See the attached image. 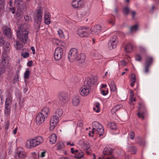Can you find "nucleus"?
Returning <instances> with one entry per match:
<instances>
[{
  "label": "nucleus",
  "mask_w": 159,
  "mask_h": 159,
  "mask_svg": "<svg viewBox=\"0 0 159 159\" xmlns=\"http://www.w3.org/2000/svg\"><path fill=\"white\" fill-rule=\"evenodd\" d=\"M80 102L79 96L76 95L73 97L72 99V103L73 106H77L79 104Z\"/></svg>",
  "instance_id": "nucleus-18"
},
{
  "label": "nucleus",
  "mask_w": 159,
  "mask_h": 159,
  "mask_svg": "<svg viewBox=\"0 0 159 159\" xmlns=\"http://www.w3.org/2000/svg\"><path fill=\"white\" fill-rule=\"evenodd\" d=\"M5 5V0H0V9H3Z\"/></svg>",
  "instance_id": "nucleus-45"
},
{
  "label": "nucleus",
  "mask_w": 159,
  "mask_h": 159,
  "mask_svg": "<svg viewBox=\"0 0 159 159\" xmlns=\"http://www.w3.org/2000/svg\"><path fill=\"white\" fill-rule=\"evenodd\" d=\"M101 93L102 95L105 96L108 93V91L107 89H106V90L102 89L101 91Z\"/></svg>",
  "instance_id": "nucleus-53"
},
{
  "label": "nucleus",
  "mask_w": 159,
  "mask_h": 159,
  "mask_svg": "<svg viewBox=\"0 0 159 159\" xmlns=\"http://www.w3.org/2000/svg\"><path fill=\"white\" fill-rule=\"evenodd\" d=\"M109 86L110 88V90L111 92H114L116 89V87L113 81H111L109 84Z\"/></svg>",
  "instance_id": "nucleus-36"
},
{
  "label": "nucleus",
  "mask_w": 159,
  "mask_h": 159,
  "mask_svg": "<svg viewBox=\"0 0 159 159\" xmlns=\"http://www.w3.org/2000/svg\"><path fill=\"white\" fill-rule=\"evenodd\" d=\"M136 76L134 74L131 75V78L129 82L130 83V86L133 87L134 85V83L136 82Z\"/></svg>",
  "instance_id": "nucleus-31"
},
{
  "label": "nucleus",
  "mask_w": 159,
  "mask_h": 159,
  "mask_svg": "<svg viewBox=\"0 0 159 159\" xmlns=\"http://www.w3.org/2000/svg\"><path fill=\"white\" fill-rule=\"evenodd\" d=\"M118 43V42H114V41H113L110 40L108 43V45L109 48L110 49H112L113 48H115L116 47Z\"/></svg>",
  "instance_id": "nucleus-24"
},
{
  "label": "nucleus",
  "mask_w": 159,
  "mask_h": 159,
  "mask_svg": "<svg viewBox=\"0 0 159 159\" xmlns=\"http://www.w3.org/2000/svg\"><path fill=\"white\" fill-rule=\"evenodd\" d=\"M57 140V137L55 134H52L49 137V141L51 144L55 143L56 142Z\"/></svg>",
  "instance_id": "nucleus-26"
},
{
  "label": "nucleus",
  "mask_w": 159,
  "mask_h": 159,
  "mask_svg": "<svg viewBox=\"0 0 159 159\" xmlns=\"http://www.w3.org/2000/svg\"><path fill=\"white\" fill-rule=\"evenodd\" d=\"M141 57L139 54H137L135 55V60L138 61H141Z\"/></svg>",
  "instance_id": "nucleus-55"
},
{
  "label": "nucleus",
  "mask_w": 159,
  "mask_h": 159,
  "mask_svg": "<svg viewBox=\"0 0 159 159\" xmlns=\"http://www.w3.org/2000/svg\"><path fill=\"white\" fill-rule=\"evenodd\" d=\"M93 130L89 132V136L93 137L98 135L100 136L104 132V129L102 125L97 121H94L92 123Z\"/></svg>",
  "instance_id": "nucleus-3"
},
{
  "label": "nucleus",
  "mask_w": 159,
  "mask_h": 159,
  "mask_svg": "<svg viewBox=\"0 0 159 159\" xmlns=\"http://www.w3.org/2000/svg\"><path fill=\"white\" fill-rule=\"evenodd\" d=\"M153 61V58L152 57H148L146 59L145 65L147 66H150Z\"/></svg>",
  "instance_id": "nucleus-35"
},
{
  "label": "nucleus",
  "mask_w": 159,
  "mask_h": 159,
  "mask_svg": "<svg viewBox=\"0 0 159 159\" xmlns=\"http://www.w3.org/2000/svg\"><path fill=\"white\" fill-rule=\"evenodd\" d=\"M130 104L131 105H133L134 104L133 102L136 101L135 98L134 97H130L129 98Z\"/></svg>",
  "instance_id": "nucleus-47"
},
{
  "label": "nucleus",
  "mask_w": 159,
  "mask_h": 159,
  "mask_svg": "<svg viewBox=\"0 0 159 159\" xmlns=\"http://www.w3.org/2000/svg\"><path fill=\"white\" fill-rule=\"evenodd\" d=\"M44 21L45 23L47 25H49L51 23V16L50 13L48 11H46L44 12Z\"/></svg>",
  "instance_id": "nucleus-16"
},
{
  "label": "nucleus",
  "mask_w": 159,
  "mask_h": 159,
  "mask_svg": "<svg viewBox=\"0 0 159 159\" xmlns=\"http://www.w3.org/2000/svg\"><path fill=\"white\" fill-rule=\"evenodd\" d=\"M26 25H21L16 31L17 38L22 43H25L28 39L29 31L25 27Z\"/></svg>",
  "instance_id": "nucleus-2"
},
{
  "label": "nucleus",
  "mask_w": 159,
  "mask_h": 159,
  "mask_svg": "<svg viewBox=\"0 0 159 159\" xmlns=\"http://www.w3.org/2000/svg\"><path fill=\"white\" fill-rule=\"evenodd\" d=\"M123 11L124 13L127 15L129 13V8L126 7L124 8Z\"/></svg>",
  "instance_id": "nucleus-54"
},
{
  "label": "nucleus",
  "mask_w": 159,
  "mask_h": 159,
  "mask_svg": "<svg viewBox=\"0 0 159 159\" xmlns=\"http://www.w3.org/2000/svg\"><path fill=\"white\" fill-rule=\"evenodd\" d=\"M11 29L8 26H4L3 27V33L8 38H11L12 36V33Z\"/></svg>",
  "instance_id": "nucleus-15"
},
{
  "label": "nucleus",
  "mask_w": 159,
  "mask_h": 159,
  "mask_svg": "<svg viewBox=\"0 0 159 159\" xmlns=\"http://www.w3.org/2000/svg\"><path fill=\"white\" fill-rule=\"evenodd\" d=\"M5 67H2L0 68V74L4 73L5 71Z\"/></svg>",
  "instance_id": "nucleus-62"
},
{
  "label": "nucleus",
  "mask_w": 159,
  "mask_h": 159,
  "mask_svg": "<svg viewBox=\"0 0 159 159\" xmlns=\"http://www.w3.org/2000/svg\"><path fill=\"white\" fill-rule=\"evenodd\" d=\"M107 22L108 24H110L113 25H114V22L113 19V18H110L108 20Z\"/></svg>",
  "instance_id": "nucleus-52"
},
{
  "label": "nucleus",
  "mask_w": 159,
  "mask_h": 159,
  "mask_svg": "<svg viewBox=\"0 0 159 159\" xmlns=\"http://www.w3.org/2000/svg\"><path fill=\"white\" fill-rule=\"evenodd\" d=\"M130 151L132 154H135L136 151V148L134 147H131L130 148Z\"/></svg>",
  "instance_id": "nucleus-46"
},
{
  "label": "nucleus",
  "mask_w": 159,
  "mask_h": 159,
  "mask_svg": "<svg viewBox=\"0 0 159 159\" xmlns=\"http://www.w3.org/2000/svg\"><path fill=\"white\" fill-rule=\"evenodd\" d=\"M9 121H7L5 123L4 127L6 129H7L9 128Z\"/></svg>",
  "instance_id": "nucleus-57"
},
{
  "label": "nucleus",
  "mask_w": 159,
  "mask_h": 159,
  "mask_svg": "<svg viewBox=\"0 0 159 159\" xmlns=\"http://www.w3.org/2000/svg\"><path fill=\"white\" fill-rule=\"evenodd\" d=\"M112 152V149L109 147H105L103 150V153L105 155H108Z\"/></svg>",
  "instance_id": "nucleus-34"
},
{
  "label": "nucleus",
  "mask_w": 159,
  "mask_h": 159,
  "mask_svg": "<svg viewBox=\"0 0 159 159\" xmlns=\"http://www.w3.org/2000/svg\"><path fill=\"white\" fill-rule=\"evenodd\" d=\"M78 52L77 50L75 48H71L68 54L69 61L71 62L76 61L78 57Z\"/></svg>",
  "instance_id": "nucleus-7"
},
{
  "label": "nucleus",
  "mask_w": 159,
  "mask_h": 159,
  "mask_svg": "<svg viewBox=\"0 0 159 159\" xmlns=\"http://www.w3.org/2000/svg\"><path fill=\"white\" fill-rule=\"evenodd\" d=\"M43 16V10L41 7L37 10L36 15L34 16V19L35 21H38L40 22L42 20Z\"/></svg>",
  "instance_id": "nucleus-10"
},
{
  "label": "nucleus",
  "mask_w": 159,
  "mask_h": 159,
  "mask_svg": "<svg viewBox=\"0 0 159 159\" xmlns=\"http://www.w3.org/2000/svg\"><path fill=\"white\" fill-rule=\"evenodd\" d=\"M85 59V55L83 53H80L78 55V57L76 61L79 64H81L84 62Z\"/></svg>",
  "instance_id": "nucleus-19"
},
{
  "label": "nucleus",
  "mask_w": 159,
  "mask_h": 159,
  "mask_svg": "<svg viewBox=\"0 0 159 159\" xmlns=\"http://www.w3.org/2000/svg\"><path fill=\"white\" fill-rule=\"evenodd\" d=\"M25 20V21L28 22L31 21V17L30 16L26 15L24 16Z\"/></svg>",
  "instance_id": "nucleus-49"
},
{
  "label": "nucleus",
  "mask_w": 159,
  "mask_h": 159,
  "mask_svg": "<svg viewBox=\"0 0 159 159\" xmlns=\"http://www.w3.org/2000/svg\"><path fill=\"white\" fill-rule=\"evenodd\" d=\"M18 7V11L22 12L25 11L26 9V6L25 3L23 2L17 6Z\"/></svg>",
  "instance_id": "nucleus-25"
},
{
  "label": "nucleus",
  "mask_w": 159,
  "mask_h": 159,
  "mask_svg": "<svg viewBox=\"0 0 159 159\" xmlns=\"http://www.w3.org/2000/svg\"><path fill=\"white\" fill-rule=\"evenodd\" d=\"M97 81L96 77L91 78L87 77L85 78L84 85L80 89V93L83 97L88 95L91 91V86Z\"/></svg>",
  "instance_id": "nucleus-1"
},
{
  "label": "nucleus",
  "mask_w": 159,
  "mask_h": 159,
  "mask_svg": "<svg viewBox=\"0 0 159 159\" xmlns=\"http://www.w3.org/2000/svg\"><path fill=\"white\" fill-rule=\"evenodd\" d=\"M133 46L131 44L129 43L127 44L125 47V50L127 52H130L132 51Z\"/></svg>",
  "instance_id": "nucleus-33"
},
{
  "label": "nucleus",
  "mask_w": 159,
  "mask_h": 159,
  "mask_svg": "<svg viewBox=\"0 0 159 159\" xmlns=\"http://www.w3.org/2000/svg\"><path fill=\"white\" fill-rule=\"evenodd\" d=\"M10 59V57L6 52L3 53L1 58V65L5 67H8L9 66Z\"/></svg>",
  "instance_id": "nucleus-8"
},
{
  "label": "nucleus",
  "mask_w": 159,
  "mask_h": 159,
  "mask_svg": "<svg viewBox=\"0 0 159 159\" xmlns=\"http://www.w3.org/2000/svg\"><path fill=\"white\" fill-rule=\"evenodd\" d=\"M57 32L59 37L61 39H64L65 38V34L62 30L59 29L57 30Z\"/></svg>",
  "instance_id": "nucleus-29"
},
{
  "label": "nucleus",
  "mask_w": 159,
  "mask_h": 159,
  "mask_svg": "<svg viewBox=\"0 0 159 159\" xmlns=\"http://www.w3.org/2000/svg\"><path fill=\"white\" fill-rule=\"evenodd\" d=\"M14 46L16 49L18 50H21L23 47V46L22 43L18 40L15 41Z\"/></svg>",
  "instance_id": "nucleus-27"
},
{
  "label": "nucleus",
  "mask_w": 159,
  "mask_h": 159,
  "mask_svg": "<svg viewBox=\"0 0 159 159\" xmlns=\"http://www.w3.org/2000/svg\"><path fill=\"white\" fill-rule=\"evenodd\" d=\"M58 45L64 46H65V43L62 41L60 40Z\"/></svg>",
  "instance_id": "nucleus-61"
},
{
  "label": "nucleus",
  "mask_w": 159,
  "mask_h": 159,
  "mask_svg": "<svg viewBox=\"0 0 159 159\" xmlns=\"http://www.w3.org/2000/svg\"><path fill=\"white\" fill-rule=\"evenodd\" d=\"M23 0H15L14 2V4L17 7L23 3Z\"/></svg>",
  "instance_id": "nucleus-42"
},
{
  "label": "nucleus",
  "mask_w": 159,
  "mask_h": 159,
  "mask_svg": "<svg viewBox=\"0 0 159 159\" xmlns=\"http://www.w3.org/2000/svg\"><path fill=\"white\" fill-rule=\"evenodd\" d=\"M12 101V96L11 94L9 93L7 95L6 99L5 105L10 106Z\"/></svg>",
  "instance_id": "nucleus-21"
},
{
  "label": "nucleus",
  "mask_w": 159,
  "mask_h": 159,
  "mask_svg": "<svg viewBox=\"0 0 159 159\" xmlns=\"http://www.w3.org/2000/svg\"><path fill=\"white\" fill-rule=\"evenodd\" d=\"M30 71L27 69L25 72L24 74V77L25 79H28L29 78L30 75Z\"/></svg>",
  "instance_id": "nucleus-40"
},
{
  "label": "nucleus",
  "mask_w": 159,
  "mask_h": 159,
  "mask_svg": "<svg viewBox=\"0 0 159 159\" xmlns=\"http://www.w3.org/2000/svg\"><path fill=\"white\" fill-rule=\"evenodd\" d=\"M16 153L20 159H23L26 157V153L24 149L20 147L17 148Z\"/></svg>",
  "instance_id": "nucleus-14"
},
{
  "label": "nucleus",
  "mask_w": 159,
  "mask_h": 159,
  "mask_svg": "<svg viewBox=\"0 0 159 159\" xmlns=\"http://www.w3.org/2000/svg\"><path fill=\"white\" fill-rule=\"evenodd\" d=\"M5 42L3 37H0V46H2Z\"/></svg>",
  "instance_id": "nucleus-56"
},
{
  "label": "nucleus",
  "mask_w": 159,
  "mask_h": 159,
  "mask_svg": "<svg viewBox=\"0 0 159 159\" xmlns=\"http://www.w3.org/2000/svg\"><path fill=\"white\" fill-rule=\"evenodd\" d=\"M11 46L9 43L5 42L3 44V48L6 52H9L10 51Z\"/></svg>",
  "instance_id": "nucleus-32"
},
{
  "label": "nucleus",
  "mask_w": 159,
  "mask_h": 159,
  "mask_svg": "<svg viewBox=\"0 0 159 159\" xmlns=\"http://www.w3.org/2000/svg\"><path fill=\"white\" fill-rule=\"evenodd\" d=\"M110 41H113L114 42L117 41L118 42L117 37L116 36H113L111 38Z\"/></svg>",
  "instance_id": "nucleus-58"
},
{
  "label": "nucleus",
  "mask_w": 159,
  "mask_h": 159,
  "mask_svg": "<svg viewBox=\"0 0 159 159\" xmlns=\"http://www.w3.org/2000/svg\"><path fill=\"white\" fill-rule=\"evenodd\" d=\"M139 50L140 52L142 53H145L147 52L146 48L145 47L142 46L139 47Z\"/></svg>",
  "instance_id": "nucleus-48"
},
{
  "label": "nucleus",
  "mask_w": 159,
  "mask_h": 159,
  "mask_svg": "<svg viewBox=\"0 0 159 159\" xmlns=\"http://www.w3.org/2000/svg\"><path fill=\"white\" fill-rule=\"evenodd\" d=\"M84 154L81 151H80L76 152L75 155V157L77 158H80L83 156Z\"/></svg>",
  "instance_id": "nucleus-38"
},
{
  "label": "nucleus",
  "mask_w": 159,
  "mask_h": 159,
  "mask_svg": "<svg viewBox=\"0 0 159 159\" xmlns=\"http://www.w3.org/2000/svg\"><path fill=\"white\" fill-rule=\"evenodd\" d=\"M56 146L57 147V149L58 150H62L64 147V143L61 142L57 143L56 144Z\"/></svg>",
  "instance_id": "nucleus-39"
},
{
  "label": "nucleus",
  "mask_w": 159,
  "mask_h": 159,
  "mask_svg": "<svg viewBox=\"0 0 159 159\" xmlns=\"http://www.w3.org/2000/svg\"><path fill=\"white\" fill-rule=\"evenodd\" d=\"M107 126L111 130H116L117 129V125L114 122H109Z\"/></svg>",
  "instance_id": "nucleus-28"
},
{
  "label": "nucleus",
  "mask_w": 159,
  "mask_h": 159,
  "mask_svg": "<svg viewBox=\"0 0 159 159\" xmlns=\"http://www.w3.org/2000/svg\"><path fill=\"white\" fill-rule=\"evenodd\" d=\"M71 5L73 8L77 9L82 7L83 2L82 0H73Z\"/></svg>",
  "instance_id": "nucleus-11"
},
{
  "label": "nucleus",
  "mask_w": 159,
  "mask_h": 159,
  "mask_svg": "<svg viewBox=\"0 0 159 159\" xmlns=\"http://www.w3.org/2000/svg\"><path fill=\"white\" fill-rule=\"evenodd\" d=\"M126 62L124 61H122L119 63V64L121 65L122 66H124L126 65Z\"/></svg>",
  "instance_id": "nucleus-63"
},
{
  "label": "nucleus",
  "mask_w": 159,
  "mask_h": 159,
  "mask_svg": "<svg viewBox=\"0 0 159 159\" xmlns=\"http://www.w3.org/2000/svg\"><path fill=\"white\" fill-rule=\"evenodd\" d=\"M36 120V123L37 125H40L44 121V120Z\"/></svg>",
  "instance_id": "nucleus-59"
},
{
  "label": "nucleus",
  "mask_w": 159,
  "mask_h": 159,
  "mask_svg": "<svg viewBox=\"0 0 159 159\" xmlns=\"http://www.w3.org/2000/svg\"><path fill=\"white\" fill-rule=\"evenodd\" d=\"M59 40L56 39H54L52 40V43L55 45L57 46L59 42Z\"/></svg>",
  "instance_id": "nucleus-51"
},
{
  "label": "nucleus",
  "mask_w": 159,
  "mask_h": 159,
  "mask_svg": "<svg viewBox=\"0 0 159 159\" xmlns=\"http://www.w3.org/2000/svg\"><path fill=\"white\" fill-rule=\"evenodd\" d=\"M90 30L93 34L97 35L101 31L102 27L100 25L97 24L92 27Z\"/></svg>",
  "instance_id": "nucleus-12"
},
{
  "label": "nucleus",
  "mask_w": 159,
  "mask_h": 159,
  "mask_svg": "<svg viewBox=\"0 0 159 159\" xmlns=\"http://www.w3.org/2000/svg\"><path fill=\"white\" fill-rule=\"evenodd\" d=\"M43 139L40 136L35 137L28 139L26 142V146L29 149L35 147L43 143Z\"/></svg>",
  "instance_id": "nucleus-4"
},
{
  "label": "nucleus",
  "mask_w": 159,
  "mask_h": 159,
  "mask_svg": "<svg viewBox=\"0 0 159 159\" xmlns=\"http://www.w3.org/2000/svg\"><path fill=\"white\" fill-rule=\"evenodd\" d=\"M63 114V111L60 108L57 109L51 117V119H58Z\"/></svg>",
  "instance_id": "nucleus-13"
},
{
  "label": "nucleus",
  "mask_w": 159,
  "mask_h": 159,
  "mask_svg": "<svg viewBox=\"0 0 159 159\" xmlns=\"http://www.w3.org/2000/svg\"><path fill=\"white\" fill-rule=\"evenodd\" d=\"M100 104L99 103H96L95 107L93 108L94 111L97 113L99 112L100 111Z\"/></svg>",
  "instance_id": "nucleus-37"
},
{
  "label": "nucleus",
  "mask_w": 159,
  "mask_h": 159,
  "mask_svg": "<svg viewBox=\"0 0 159 159\" xmlns=\"http://www.w3.org/2000/svg\"><path fill=\"white\" fill-rule=\"evenodd\" d=\"M59 98L60 101L64 103L66 102V94L63 93H61L59 94Z\"/></svg>",
  "instance_id": "nucleus-23"
},
{
  "label": "nucleus",
  "mask_w": 159,
  "mask_h": 159,
  "mask_svg": "<svg viewBox=\"0 0 159 159\" xmlns=\"http://www.w3.org/2000/svg\"><path fill=\"white\" fill-rule=\"evenodd\" d=\"M139 109L140 112H145L146 109L145 105L143 102H140L139 104Z\"/></svg>",
  "instance_id": "nucleus-30"
},
{
  "label": "nucleus",
  "mask_w": 159,
  "mask_h": 159,
  "mask_svg": "<svg viewBox=\"0 0 159 159\" xmlns=\"http://www.w3.org/2000/svg\"><path fill=\"white\" fill-rule=\"evenodd\" d=\"M134 132L131 131L130 133L129 137L131 139H133L134 138Z\"/></svg>",
  "instance_id": "nucleus-60"
},
{
  "label": "nucleus",
  "mask_w": 159,
  "mask_h": 159,
  "mask_svg": "<svg viewBox=\"0 0 159 159\" xmlns=\"http://www.w3.org/2000/svg\"><path fill=\"white\" fill-rule=\"evenodd\" d=\"M50 112L48 107H45L41 110V112H39L36 116V119H45L48 118Z\"/></svg>",
  "instance_id": "nucleus-5"
},
{
  "label": "nucleus",
  "mask_w": 159,
  "mask_h": 159,
  "mask_svg": "<svg viewBox=\"0 0 159 159\" xmlns=\"http://www.w3.org/2000/svg\"><path fill=\"white\" fill-rule=\"evenodd\" d=\"M10 10L11 11L13 14H14L16 12L15 8L14 7H11L10 8Z\"/></svg>",
  "instance_id": "nucleus-64"
},
{
  "label": "nucleus",
  "mask_w": 159,
  "mask_h": 159,
  "mask_svg": "<svg viewBox=\"0 0 159 159\" xmlns=\"http://www.w3.org/2000/svg\"><path fill=\"white\" fill-rule=\"evenodd\" d=\"M79 143L80 146L85 150H87L89 149L90 145L89 143L84 142L83 140H81L79 142Z\"/></svg>",
  "instance_id": "nucleus-17"
},
{
  "label": "nucleus",
  "mask_w": 159,
  "mask_h": 159,
  "mask_svg": "<svg viewBox=\"0 0 159 159\" xmlns=\"http://www.w3.org/2000/svg\"><path fill=\"white\" fill-rule=\"evenodd\" d=\"M138 28V26L137 25H136L132 26L130 28V31L132 32L136 31Z\"/></svg>",
  "instance_id": "nucleus-43"
},
{
  "label": "nucleus",
  "mask_w": 159,
  "mask_h": 159,
  "mask_svg": "<svg viewBox=\"0 0 159 159\" xmlns=\"http://www.w3.org/2000/svg\"><path fill=\"white\" fill-rule=\"evenodd\" d=\"M90 29L88 27H81L77 30L78 35L81 37H87L90 33Z\"/></svg>",
  "instance_id": "nucleus-6"
},
{
  "label": "nucleus",
  "mask_w": 159,
  "mask_h": 159,
  "mask_svg": "<svg viewBox=\"0 0 159 159\" xmlns=\"http://www.w3.org/2000/svg\"><path fill=\"white\" fill-rule=\"evenodd\" d=\"M58 120H50V123L49 130L52 131L57 125Z\"/></svg>",
  "instance_id": "nucleus-22"
},
{
  "label": "nucleus",
  "mask_w": 159,
  "mask_h": 159,
  "mask_svg": "<svg viewBox=\"0 0 159 159\" xmlns=\"http://www.w3.org/2000/svg\"><path fill=\"white\" fill-rule=\"evenodd\" d=\"M10 106L5 105V113L6 115H8L10 111Z\"/></svg>",
  "instance_id": "nucleus-41"
},
{
  "label": "nucleus",
  "mask_w": 159,
  "mask_h": 159,
  "mask_svg": "<svg viewBox=\"0 0 159 159\" xmlns=\"http://www.w3.org/2000/svg\"><path fill=\"white\" fill-rule=\"evenodd\" d=\"M2 90L0 89V99L2 102L4 100V98L2 95Z\"/></svg>",
  "instance_id": "nucleus-50"
},
{
  "label": "nucleus",
  "mask_w": 159,
  "mask_h": 159,
  "mask_svg": "<svg viewBox=\"0 0 159 159\" xmlns=\"http://www.w3.org/2000/svg\"><path fill=\"white\" fill-rule=\"evenodd\" d=\"M21 56L24 58H26L29 57L30 53L28 52H23L21 53Z\"/></svg>",
  "instance_id": "nucleus-44"
},
{
  "label": "nucleus",
  "mask_w": 159,
  "mask_h": 159,
  "mask_svg": "<svg viewBox=\"0 0 159 159\" xmlns=\"http://www.w3.org/2000/svg\"><path fill=\"white\" fill-rule=\"evenodd\" d=\"M122 105L118 104L115 106L112 109L111 112L113 115H114V116H115L116 113L118 111L120 110V109L122 108Z\"/></svg>",
  "instance_id": "nucleus-20"
},
{
  "label": "nucleus",
  "mask_w": 159,
  "mask_h": 159,
  "mask_svg": "<svg viewBox=\"0 0 159 159\" xmlns=\"http://www.w3.org/2000/svg\"><path fill=\"white\" fill-rule=\"evenodd\" d=\"M63 50L61 47H57L55 50L54 53V58L56 61H59L62 57Z\"/></svg>",
  "instance_id": "nucleus-9"
}]
</instances>
